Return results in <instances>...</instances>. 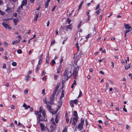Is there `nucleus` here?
<instances>
[{"label": "nucleus", "instance_id": "f257e3e1", "mask_svg": "<svg viewBox=\"0 0 132 132\" xmlns=\"http://www.w3.org/2000/svg\"><path fill=\"white\" fill-rule=\"evenodd\" d=\"M83 55V53L81 51H80L78 54L77 53L75 54L73 57L74 59L73 66L74 69L73 71V75L75 76V78L76 79V77L78 73V71L79 70V66L77 65L78 61L79 60L81 56Z\"/></svg>", "mask_w": 132, "mask_h": 132}, {"label": "nucleus", "instance_id": "f03ea898", "mask_svg": "<svg viewBox=\"0 0 132 132\" xmlns=\"http://www.w3.org/2000/svg\"><path fill=\"white\" fill-rule=\"evenodd\" d=\"M34 113L36 115L37 120H38L39 122L47 121L45 110L44 109L42 106L40 107L39 111H35Z\"/></svg>", "mask_w": 132, "mask_h": 132}, {"label": "nucleus", "instance_id": "7ed1b4c3", "mask_svg": "<svg viewBox=\"0 0 132 132\" xmlns=\"http://www.w3.org/2000/svg\"><path fill=\"white\" fill-rule=\"evenodd\" d=\"M74 69L73 65V66L70 65L67 68H66L64 72L63 76L65 77H67V79L68 78L70 77L72 75L74 76V78H75V76L73 75V72Z\"/></svg>", "mask_w": 132, "mask_h": 132}, {"label": "nucleus", "instance_id": "20e7f679", "mask_svg": "<svg viewBox=\"0 0 132 132\" xmlns=\"http://www.w3.org/2000/svg\"><path fill=\"white\" fill-rule=\"evenodd\" d=\"M73 115L76 117L72 118L70 120V122L71 123V121H72V125H73V126H75L76 125V122H77L78 118V114L77 112L76 111H74L73 112Z\"/></svg>", "mask_w": 132, "mask_h": 132}, {"label": "nucleus", "instance_id": "39448f33", "mask_svg": "<svg viewBox=\"0 0 132 132\" xmlns=\"http://www.w3.org/2000/svg\"><path fill=\"white\" fill-rule=\"evenodd\" d=\"M37 121L38 122V123H39L40 124V128L41 129V130L42 131H45L46 130V128L47 129V130L48 131V132H50L49 129L47 128H46L45 126H44L43 123H42L40 122V121H39V122L38 120H37Z\"/></svg>", "mask_w": 132, "mask_h": 132}, {"label": "nucleus", "instance_id": "423d86ee", "mask_svg": "<svg viewBox=\"0 0 132 132\" xmlns=\"http://www.w3.org/2000/svg\"><path fill=\"white\" fill-rule=\"evenodd\" d=\"M55 94L53 93L50 97V101H49L50 104L52 105L54 103V101L55 99Z\"/></svg>", "mask_w": 132, "mask_h": 132}, {"label": "nucleus", "instance_id": "0eeeda50", "mask_svg": "<svg viewBox=\"0 0 132 132\" xmlns=\"http://www.w3.org/2000/svg\"><path fill=\"white\" fill-rule=\"evenodd\" d=\"M50 128H51V130H53L55 129L56 127V125L54 121H52L51 124Z\"/></svg>", "mask_w": 132, "mask_h": 132}, {"label": "nucleus", "instance_id": "6e6552de", "mask_svg": "<svg viewBox=\"0 0 132 132\" xmlns=\"http://www.w3.org/2000/svg\"><path fill=\"white\" fill-rule=\"evenodd\" d=\"M46 106L49 111L52 113H53V110L51 108V105L47 104L46 105Z\"/></svg>", "mask_w": 132, "mask_h": 132}, {"label": "nucleus", "instance_id": "1a4fd4ad", "mask_svg": "<svg viewBox=\"0 0 132 132\" xmlns=\"http://www.w3.org/2000/svg\"><path fill=\"white\" fill-rule=\"evenodd\" d=\"M2 24L4 27L6 29H8L9 30L11 29V28L9 27L5 22H2Z\"/></svg>", "mask_w": 132, "mask_h": 132}, {"label": "nucleus", "instance_id": "9d476101", "mask_svg": "<svg viewBox=\"0 0 132 132\" xmlns=\"http://www.w3.org/2000/svg\"><path fill=\"white\" fill-rule=\"evenodd\" d=\"M65 28L67 30H69L70 31L72 29V24H71L65 26Z\"/></svg>", "mask_w": 132, "mask_h": 132}, {"label": "nucleus", "instance_id": "9b49d317", "mask_svg": "<svg viewBox=\"0 0 132 132\" xmlns=\"http://www.w3.org/2000/svg\"><path fill=\"white\" fill-rule=\"evenodd\" d=\"M46 62L45 63V65H46V67H47L48 66H49V56L48 54L47 55L46 57Z\"/></svg>", "mask_w": 132, "mask_h": 132}, {"label": "nucleus", "instance_id": "f8f14e48", "mask_svg": "<svg viewBox=\"0 0 132 132\" xmlns=\"http://www.w3.org/2000/svg\"><path fill=\"white\" fill-rule=\"evenodd\" d=\"M62 104V101H61V100H60L58 103V105H57V108H58V110H57V111L59 109Z\"/></svg>", "mask_w": 132, "mask_h": 132}, {"label": "nucleus", "instance_id": "ddd939ff", "mask_svg": "<svg viewBox=\"0 0 132 132\" xmlns=\"http://www.w3.org/2000/svg\"><path fill=\"white\" fill-rule=\"evenodd\" d=\"M16 17V18H14L13 19L15 25H16L17 24V22L19 21L18 19L17 18V17Z\"/></svg>", "mask_w": 132, "mask_h": 132}, {"label": "nucleus", "instance_id": "4468645a", "mask_svg": "<svg viewBox=\"0 0 132 132\" xmlns=\"http://www.w3.org/2000/svg\"><path fill=\"white\" fill-rule=\"evenodd\" d=\"M27 4V0H23L22 2V4L21 6V7L22 8V6H24L25 5H26Z\"/></svg>", "mask_w": 132, "mask_h": 132}, {"label": "nucleus", "instance_id": "2eb2a0df", "mask_svg": "<svg viewBox=\"0 0 132 132\" xmlns=\"http://www.w3.org/2000/svg\"><path fill=\"white\" fill-rule=\"evenodd\" d=\"M78 128L80 130H81L83 128V125L79 123L78 126Z\"/></svg>", "mask_w": 132, "mask_h": 132}, {"label": "nucleus", "instance_id": "dca6fc26", "mask_svg": "<svg viewBox=\"0 0 132 132\" xmlns=\"http://www.w3.org/2000/svg\"><path fill=\"white\" fill-rule=\"evenodd\" d=\"M62 65H59V67L57 69V73H60L61 71V69L62 68Z\"/></svg>", "mask_w": 132, "mask_h": 132}, {"label": "nucleus", "instance_id": "f3484780", "mask_svg": "<svg viewBox=\"0 0 132 132\" xmlns=\"http://www.w3.org/2000/svg\"><path fill=\"white\" fill-rule=\"evenodd\" d=\"M59 88V87L58 86H56L54 89V92L53 93H54L56 94V92L57 90Z\"/></svg>", "mask_w": 132, "mask_h": 132}, {"label": "nucleus", "instance_id": "a211bd4d", "mask_svg": "<svg viewBox=\"0 0 132 132\" xmlns=\"http://www.w3.org/2000/svg\"><path fill=\"white\" fill-rule=\"evenodd\" d=\"M125 27L126 29H130L131 28V26H129L128 24H125Z\"/></svg>", "mask_w": 132, "mask_h": 132}, {"label": "nucleus", "instance_id": "6ab92c4d", "mask_svg": "<svg viewBox=\"0 0 132 132\" xmlns=\"http://www.w3.org/2000/svg\"><path fill=\"white\" fill-rule=\"evenodd\" d=\"M64 91L63 90L62 91L61 96L60 97V100H61L62 97L64 96Z\"/></svg>", "mask_w": 132, "mask_h": 132}, {"label": "nucleus", "instance_id": "aec40b11", "mask_svg": "<svg viewBox=\"0 0 132 132\" xmlns=\"http://www.w3.org/2000/svg\"><path fill=\"white\" fill-rule=\"evenodd\" d=\"M43 101L44 102V103L46 104H50V103H49V101H47V100L46 98L45 97V98L44 99Z\"/></svg>", "mask_w": 132, "mask_h": 132}, {"label": "nucleus", "instance_id": "412c9836", "mask_svg": "<svg viewBox=\"0 0 132 132\" xmlns=\"http://www.w3.org/2000/svg\"><path fill=\"white\" fill-rule=\"evenodd\" d=\"M50 1L51 0H47V1H46L45 4V8H46L48 6L49 3Z\"/></svg>", "mask_w": 132, "mask_h": 132}, {"label": "nucleus", "instance_id": "4be33fe9", "mask_svg": "<svg viewBox=\"0 0 132 132\" xmlns=\"http://www.w3.org/2000/svg\"><path fill=\"white\" fill-rule=\"evenodd\" d=\"M125 68L126 70H128L130 68V65L129 64L126 65L125 66Z\"/></svg>", "mask_w": 132, "mask_h": 132}, {"label": "nucleus", "instance_id": "5701e85b", "mask_svg": "<svg viewBox=\"0 0 132 132\" xmlns=\"http://www.w3.org/2000/svg\"><path fill=\"white\" fill-rule=\"evenodd\" d=\"M12 19V18H10L9 19H3V20L4 21H6V23H8V21L10 20L11 19Z\"/></svg>", "mask_w": 132, "mask_h": 132}, {"label": "nucleus", "instance_id": "b1692460", "mask_svg": "<svg viewBox=\"0 0 132 132\" xmlns=\"http://www.w3.org/2000/svg\"><path fill=\"white\" fill-rule=\"evenodd\" d=\"M78 100L77 99H75L72 101V102L76 104H78Z\"/></svg>", "mask_w": 132, "mask_h": 132}, {"label": "nucleus", "instance_id": "393cba45", "mask_svg": "<svg viewBox=\"0 0 132 132\" xmlns=\"http://www.w3.org/2000/svg\"><path fill=\"white\" fill-rule=\"evenodd\" d=\"M40 69V67L38 66V65H37L36 66V68L35 69V71L36 72L39 71Z\"/></svg>", "mask_w": 132, "mask_h": 132}, {"label": "nucleus", "instance_id": "a878e982", "mask_svg": "<svg viewBox=\"0 0 132 132\" xmlns=\"http://www.w3.org/2000/svg\"><path fill=\"white\" fill-rule=\"evenodd\" d=\"M72 102V100H70V106L71 107H73L74 106V104Z\"/></svg>", "mask_w": 132, "mask_h": 132}, {"label": "nucleus", "instance_id": "bb28decb", "mask_svg": "<svg viewBox=\"0 0 132 132\" xmlns=\"http://www.w3.org/2000/svg\"><path fill=\"white\" fill-rule=\"evenodd\" d=\"M109 86V84L107 82H106L105 85V90H106V91L107 89H108Z\"/></svg>", "mask_w": 132, "mask_h": 132}, {"label": "nucleus", "instance_id": "cd10ccee", "mask_svg": "<svg viewBox=\"0 0 132 132\" xmlns=\"http://www.w3.org/2000/svg\"><path fill=\"white\" fill-rule=\"evenodd\" d=\"M82 21H80V22L78 25V29H79L81 25V24L82 23Z\"/></svg>", "mask_w": 132, "mask_h": 132}, {"label": "nucleus", "instance_id": "c85d7f7f", "mask_svg": "<svg viewBox=\"0 0 132 132\" xmlns=\"http://www.w3.org/2000/svg\"><path fill=\"white\" fill-rule=\"evenodd\" d=\"M76 46L77 48V51L78 52L79 51V46L78 42H77L76 44Z\"/></svg>", "mask_w": 132, "mask_h": 132}, {"label": "nucleus", "instance_id": "c756f323", "mask_svg": "<svg viewBox=\"0 0 132 132\" xmlns=\"http://www.w3.org/2000/svg\"><path fill=\"white\" fill-rule=\"evenodd\" d=\"M68 127L67 126L65 127L63 130L62 132H67Z\"/></svg>", "mask_w": 132, "mask_h": 132}, {"label": "nucleus", "instance_id": "7c9ffc66", "mask_svg": "<svg viewBox=\"0 0 132 132\" xmlns=\"http://www.w3.org/2000/svg\"><path fill=\"white\" fill-rule=\"evenodd\" d=\"M81 123L80 124H81L82 125H83L84 123V120L83 118H81Z\"/></svg>", "mask_w": 132, "mask_h": 132}, {"label": "nucleus", "instance_id": "2f4dec72", "mask_svg": "<svg viewBox=\"0 0 132 132\" xmlns=\"http://www.w3.org/2000/svg\"><path fill=\"white\" fill-rule=\"evenodd\" d=\"M82 92L80 90L79 94L78 96V97H81V96H82Z\"/></svg>", "mask_w": 132, "mask_h": 132}, {"label": "nucleus", "instance_id": "473e14b6", "mask_svg": "<svg viewBox=\"0 0 132 132\" xmlns=\"http://www.w3.org/2000/svg\"><path fill=\"white\" fill-rule=\"evenodd\" d=\"M17 52L18 54H21L22 53V51L21 49H19L17 50Z\"/></svg>", "mask_w": 132, "mask_h": 132}, {"label": "nucleus", "instance_id": "72a5a7b5", "mask_svg": "<svg viewBox=\"0 0 132 132\" xmlns=\"http://www.w3.org/2000/svg\"><path fill=\"white\" fill-rule=\"evenodd\" d=\"M30 76L28 75H27L25 76V78L27 81L28 80L29 78H30Z\"/></svg>", "mask_w": 132, "mask_h": 132}, {"label": "nucleus", "instance_id": "f704fd0d", "mask_svg": "<svg viewBox=\"0 0 132 132\" xmlns=\"http://www.w3.org/2000/svg\"><path fill=\"white\" fill-rule=\"evenodd\" d=\"M67 21L68 22V24H70V23L71 20L69 18H68L67 19Z\"/></svg>", "mask_w": 132, "mask_h": 132}, {"label": "nucleus", "instance_id": "c9c22d12", "mask_svg": "<svg viewBox=\"0 0 132 132\" xmlns=\"http://www.w3.org/2000/svg\"><path fill=\"white\" fill-rule=\"evenodd\" d=\"M3 44L5 46V47H7V46H8V45H9L7 43L5 42H4L3 43Z\"/></svg>", "mask_w": 132, "mask_h": 132}, {"label": "nucleus", "instance_id": "e433bc0d", "mask_svg": "<svg viewBox=\"0 0 132 132\" xmlns=\"http://www.w3.org/2000/svg\"><path fill=\"white\" fill-rule=\"evenodd\" d=\"M12 65L13 66H15L17 65V63L15 62H13L12 63Z\"/></svg>", "mask_w": 132, "mask_h": 132}, {"label": "nucleus", "instance_id": "4c0bfd02", "mask_svg": "<svg viewBox=\"0 0 132 132\" xmlns=\"http://www.w3.org/2000/svg\"><path fill=\"white\" fill-rule=\"evenodd\" d=\"M58 116L57 115L56 116V117L55 119V122L56 123H57L58 121V119L57 118Z\"/></svg>", "mask_w": 132, "mask_h": 132}, {"label": "nucleus", "instance_id": "58836bf2", "mask_svg": "<svg viewBox=\"0 0 132 132\" xmlns=\"http://www.w3.org/2000/svg\"><path fill=\"white\" fill-rule=\"evenodd\" d=\"M45 89H43L42 90V94L43 95H45Z\"/></svg>", "mask_w": 132, "mask_h": 132}, {"label": "nucleus", "instance_id": "ea45409f", "mask_svg": "<svg viewBox=\"0 0 132 132\" xmlns=\"http://www.w3.org/2000/svg\"><path fill=\"white\" fill-rule=\"evenodd\" d=\"M18 42V41H17L16 40H15V41L13 42L12 43V44L13 45H14L16 43H17Z\"/></svg>", "mask_w": 132, "mask_h": 132}, {"label": "nucleus", "instance_id": "a19ab883", "mask_svg": "<svg viewBox=\"0 0 132 132\" xmlns=\"http://www.w3.org/2000/svg\"><path fill=\"white\" fill-rule=\"evenodd\" d=\"M69 119L68 117L67 116L66 118V121L67 123H69Z\"/></svg>", "mask_w": 132, "mask_h": 132}, {"label": "nucleus", "instance_id": "79ce46f5", "mask_svg": "<svg viewBox=\"0 0 132 132\" xmlns=\"http://www.w3.org/2000/svg\"><path fill=\"white\" fill-rule=\"evenodd\" d=\"M63 61V58H62L60 60V62L59 63L60 65H61L62 62Z\"/></svg>", "mask_w": 132, "mask_h": 132}, {"label": "nucleus", "instance_id": "37998d69", "mask_svg": "<svg viewBox=\"0 0 132 132\" xmlns=\"http://www.w3.org/2000/svg\"><path fill=\"white\" fill-rule=\"evenodd\" d=\"M46 73V72L45 71V70H43L42 73V76H43L45 75Z\"/></svg>", "mask_w": 132, "mask_h": 132}, {"label": "nucleus", "instance_id": "c03bdc74", "mask_svg": "<svg viewBox=\"0 0 132 132\" xmlns=\"http://www.w3.org/2000/svg\"><path fill=\"white\" fill-rule=\"evenodd\" d=\"M42 59H40V60H39V62H38V64H40L42 62Z\"/></svg>", "mask_w": 132, "mask_h": 132}, {"label": "nucleus", "instance_id": "a18cd8bd", "mask_svg": "<svg viewBox=\"0 0 132 132\" xmlns=\"http://www.w3.org/2000/svg\"><path fill=\"white\" fill-rule=\"evenodd\" d=\"M43 54L42 53L39 56V58L40 59H43L42 57L43 56Z\"/></svg>", "mask_w": 132, "mask_h": 132}, {"label": "nucleus", "instance_id": "49530a36", "mask_svg": "<svg viewBox=\"0 0 132 132\" xmlns=\"http://www.w3.org/2000/svg\"><path fill=\"white\" fill-rule=\"evenodd\" d=\"M100 7V5L99 4H98L96 6L95 9L96 10H97Z\"/></svg>", "mask_w": 132, "mask_h": 132}, {"label": "nucleus", "instance_id": "de8ad7c7", "mask_svg": "<svg viewBox=\"0 0 132 132\" xmlns=\"http://www.w3.org/2000/svg\"><path fill=\"white\" fill-rule=\"evenodd\" d=\"M10 127H11L12 128H13V127H14V125H13V123L12 122L11 123L10 125Z\"/></svg>", "mask_w": 132, "mask_h": 132}, {"label": "nucleus", "instance_id": "09e8293b", "mask_svg": "<svg viewBox=\"0 0 132 132\" xmlns=\"http://www.w3.org/2000/svg\"><path fill=\"white\" fill-rule=\"evenodd\" d=\"M55 43V40H52L51 43V45H52V44H53Z\"/></svg>", "mask_w": 132, "mask_h": 132}, {"label": "nucleus", "instance_id": "8fccbe9b", "mask_svg": "<svg viewBox=\"0 0 132 132\" xmlns=\"http://www.w3.org/2000/svg\"><path fill=\"white\" fill-rule=\"evenodd\" d=\"M52 65H54L55 63V61L54 60H52Z\"/></svg>", "mask_w": 132, "mask_h": 132}, {"label": "nucleus", "instance_id": "3c124183", "mask_svg": "<svg viewBox=\"0 0 132 132\" xmlns=\"http://www.w3.org/2000/svg\"><path fill=\"white\" fill-rule=\"evenodd\" d=\"M46 79V76H44L42 78V79L43 80L45 81Z\"/></svg>", "mask_w": 132, "mask_h": 132}, {"label": "nucleus", "instance_id": "603ef678", "mask_svg": "<svg viewBox=\"0 0 132 132\" xmlns=\"http://www.w3.org/2000/svg\"><path fill=\"white\" fill-rule=\"evenodd\" d=\"M57 76L56 75H55L54 76V78L55 80H57Z\"/></svg>", "mask_w": 132, "mask_h": 132}, {"label": "nucleus", "instance_id": "864d4df0", "mask_svg": "<svg viewBox=\"0 0 132 132\" xmlns=\"http://www.w3.org/2000/svg\"><path fill=\"white\" fill-rule=\"evenodd\" d=\"M0 13L1 14V15H3L4 14V13L3 11L0 10Z\"/></svg>", "mask_w": 132, "mask_h": 132}, {"label": "nucleus", "instance_id": "5fc2aeb1", "mask_svg": "<svg viewBox=\"0 0 132 132\" xmlns=\"http://www.w3.org/2000/svg\"><path fill=\"white\" fill-rule=\"evenodd\" d=\"M50 22L49 20H48L47 24V26L48 27L50 24Z\"/></svg>", "mask_w": 132, "mask_h": 132}, {"label": "nucleus", "instance_id": "6e6d98bb", "mask_svg": "<svg viewBox=\"0 0 132 132\" xmlns=\"http://www.w3.org/2000/svg\"><path fill=\"white\" fill-rule=\"evenodd\" d=\"M28 89H26L24 91V93L25 94H27L28 92Z\"/></svg>", "mask_w": 132, "mask_h": 132}, {"label": "nucleus", "instance_id": "4d7b16f0", "mask_svg": "<svg viewBox=\"0 0 132 132\" xmlns=\"http://www.w3.org/2000/svg\"><path fill=\"white\" fill-rule=\"evenodd\" d=\"M30 106H29V105L27 106V105L26 108H25V109L27 110L28 109L30 108Z\"/></svg>", "mask_w": 132, "mask_h": 132}, {"label": "nucleus", "instance_id": "13d9d810", "mask_svg": "<svg viewBox=\"0 0 132 132\" xmlns=\"http://www.w3.org/2000/svg\"><path fill=\"white\" fill-rule=\"evenodd\" d=\"M130 31V30H126L125 32V34H127V33L129 32Z\"/></svg>", "mask_w": 132, "mask_h": 132}, {"label": "nucleus", "instance_id": "bf43d9fd", "mask_svg": "<svg viewBox=\"0 0 132 132\" xmlns=\"http://www.w3.org/2000/svg\"><path fill=\"white\" fill-rule=\"evenodd\" d=\"M100 10H98L96 12V13L97 14H99L100 13Z\"/></svg>", "mask_w": 132, "mask_h": 132}, {"label": "nucleus", "instance_id": "052dcab7", "mask_svg": "<svg viewBox=\"0 0 132 132\" xmlns=\"http://www.w3.org/2000/svg\"><path fill=\"white\" fill-rule=\"evenodd\" d=\"M6 64H4L3 67V68H6Z\"/></svg>", "mask_w": 132, "mask_h": 132}, {"label": "nucleus", "instance_id": "680f3d73", "mask_svg": "<svg viewBox=\"0 0 132 132\" xmlns=\"http://www.w3.org/2000/svg\"><path fill=\"white\" fill-rule=\"evenodd\" d=\"M11 107L12 109H14L15 108V106L13 105H12L11 106Z\"/></svg>", "mask_w": 132, "mask_h": 132}, {"label": "nucleus", "instance_id": "e2e57ef3", "mask_svg": "<svg viewBox=\"0 0 132 132\" xmlns=\"http://www.w3.org/2000/svg\"><path fill=\"white\" fill-rule=\"evenodd\" d=\"M37 17H35V18H34V20L35 22H36L37 21Z\"/></svg>", "mask_w": 132, "mask_h": 132}, {"label": "nucleus", "instance_id": "0e129e2a", "mask_svg": "<svg viewBox=\"0 0 132 132\" xmlns=\"http://www.w3.org/2000/svg\"><path fill=\"white\" fill-rule=\"evenodd\" d=\"M103 59H102L100 60H99L98 61L99 62L101 63L103 61Z\"/></svg>", "mask_w": 132, "mask_h": 132}, {"label": "nucleus", "instance_id": "69168bd1", "mask_svg": "<svg viewBox=\"0 0 132 132\" xmlns=\"http://www.w3.org/2000/svg\"><path fill=\"white\" fill-rule=\"evenodd\" d=\"M123 110L126 112H127L126 109L125 108H123Z\"/></svg>", "mask_w": 132, "mask_h": 132}, {"label": "nucleus", "instance_id": "338daca9", "mask_svg": "<svg viewBox=\"0 0 132 132\" xmlns=\"http://www.w3.org/2000/svg\"><path fill=\"white\" fill-rule=\"evenodd\" d=\"M32 71L31 70H30L28 72V74L29 75H30L32 73Z\"/></svg>", "mask_w": 132, "mask_h": 132}, {"label": "nucleus", "instance_id": "774afa93", "mask_svg": "<svg viewBox=\"0 0 132 132\" xmlns=\"http://www.w3.org/2000/svg\"><path fill=\"white\" fill-rule=\"evenodd\" d=\"M76 81L75 80H74V82L72 84H74V85H76L77 84H76Z\"/></svg>", "mask_w": 132, "mask_h": 132}]
</instances>
